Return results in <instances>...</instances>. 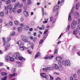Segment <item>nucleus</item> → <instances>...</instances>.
Here are the masks:
<instances>
[{"label": "nucleus", "mask_w": 80, "mask_h": 80, "mask_svg": "<svg viewBox=\"0 0 80 80\" xmlns=\"http://www.w3.org/2000/svg\"><path fill=\"white\" fill-rule=\"evenodd\" d=\"M80 6V3L79 2H78L77 3L76 5V10H78L79 9V7Z\"/></svg>", "instance_id": "nucleus-10"}, {"label": "nucleus", "mask_w": 80, "mask_h": 80, "mask_svg": "<svg viewBox=\"0 0 80 80\" xmlns=\"http://www.w3.org/2000/svg\"><path fill=\"white\" fill-rule=\"evenodd\" d=\"M70 80H73V77H72V76L70 77Z\"/></svg>", "instance_id": "nucleus-60"}, {"label": "nucleus", "mask_w": 80, "mask_h": 80, "mask_svg": "<svg viewBox=\"0 0 80 80\" xmlns=\"http://www.w3.org/2000/svg\"><path fill=\"white\" fill-rule=\"evenodd\" d=\"M21 38L23 42H28V38L26 36L24 35H22L21 36Z\"/></svg>", "instance_id": "nucleus-4"}, {"label": "nucleus", "mask_w": 80, "mask_h": 80, "mask_svg": "<svg viewBox=\"0 0 80 80\" xmlns=\"http://www.w3.org/2000/svg\"><path fill=\"white\" fill-rule=\"evenodd\" d=\"M43 70L44 72H47V70H48V69L47 68H44L43 69Z\"/></svg>", "instance_id": "nucleus-44"}, {"label": "nucleus", "mask_w": 80, "mask_h": 80, "mask_svg": "<svg viewBox=\"0 0 80 80\" xmlns=\"http://www.w3.org/2000/svg\"><path fill=\"white\" fill-rule=\"evenodd\" d=\"M9 60L10 61H11L12 62H13V61L14 60V59H13V58L11 57H10Z\"/></svg>", "instance_id": "nucleus-39"}, {"label": "nucleus", "mask_w": 80, "mask_h": 80, "mask_svg": "<svg viewBox=\"0 0 80 80\" xmlns=\"http://www.w3.org/2000/svg\"><path fill=\"white\" fill-rule=\"evenodd\" d=\"M17 73H14L12 74H10L9 76V78H11L12 77H13V76H17Z\"/></svg>", "instance_id": "nucleus-14"}, {"label": "nucleus", "mask_w": 80, "mask_h": 80, "mask_svg": "<svg viewBox=\"0 0 80 80\" xmlns=\"http://www.w3.org/2000/svg\"><path fill=\"white\" fill-rule=\"evenodd\" d=\"M53 19V16H52L50 17V22H52Z\"/></svg>", "instance_id": "nucleus-36"}, {"label": "nucleus", "mask_w": 80, "mask_h": 80, "mask_svg": "<svg viewBox=\"0 0 80 80\" xmlns=\"http://www.w3.org/2000/svg\"><path fill=\"white\" fill-rule=\"evenodd\" d=\"M12 12H13V9H12V8L11 9H10V10H9L10 13H12Z\"/></svg>", "instance_id": "nucleus-54"}, {"label": "nucleus", "mask_w": 80, "mask_h": 80, "mask_svg": "<svg viewBox=\"0 0 80 80\" xmlns=\"http://www.w3.org/2000/svg\"><path fill=\"white\" fill-rule=\"evenodd\" d=\"M24 19V18H23V17H21V18L20 20L21 21V22H23V20Z\"/></svg>", "instance_id": "nucleus-43"}, {"label": "nucleus", "mask_w": 80, "mask_h": 80, "mask_svg": "<svg viewBox=\"0 0 80 80\" xmlns=\"http://www.w3.org/2000/svg\"><path fill=\"white\" fill-rule=\"evenodd\" d=\"M58 69L59 70H60V71H62V70H63V66H60L59 67Z\"/></svg>", "instance_id": "nucleus-23"}, {"label": "nucleus", "mask_w": 80, "mask_h": 80, "mask_svg": "<svg viewBox=\"0 0 80 80\" xmlns=\"http://www.w3.org/2000/svg\"><path fill=\"white\" fill-rule=\"evenodd\" d=\"M7 78V76H6L3 77V78L1 79V80H6Z\"/></svg>", "instance_id": "nucleus-33"}, {"label": "nucleus", "mask_w": 80, "mask_h": 80, "mask_svg": "<svg viewBox=\"0 0 80 80\" xmlns=\"http://www.w3.org/2000/svg\"><path fill=\"white\" fill-rule=\"evenodd\" d=\"M39 56H40V52H38L35 56V58H36L38 57Z\"/></svg>", "instance_id": "nucleus-19"}, {"label": "nucleus", "mask_w": 80, "mask_h": 80, "mask_svg": "<svg viewBox=\"0 0 80 80\" xmlns=\"http://www.w3.org/2000/svg\"><path fill=\"white\" fill-rule=\"evenodd\" d=\"M71 65V63H70V62L68 60H66L64 64V66H70Z\"/></svg>", "instance_id": "nucleus-5"}, {"label": "nucleus", "mask_w": 80, "mask_h": 80, "mask_svg": "<svg viewBox=\"0 0 80 80\" xmlns=\"http://www.w3.org/2000/svg\"><path fill=\"white\" fill-rule=\"evenodd\" d=\"M10 56L8 55H6L5 56V58L6 60V62H7L8 61V60L10 59Z\"/></svg>", "instance_id": "nucleus-13"}, {"label": "nucleus", "mask_w": 80, "mask_h": 80, "mask_svg": "<svg viewBox=\"0 0 80 80\" xmlns=\"http://www.w3.org/2000/svg\"><path fill=\"white\" fill-rule=\"evenodd\" d=\"M48 29H46L44 32V35H45L46 34V35H45L46 37H47V36H48V34L47 33L48 32Z\"/></svg>", "instance_id": "nucleus-17"}, {"label": "nucleus", "mask_w": 80, "mask_h": 80, "mask_svg": "<svg viewBox=\"0 0 80 80\" xmlns=\"http://www.w3.org/2000/svg\"><path fill=\"white\" fill-rule=\"evenodd\" d=\"M4 14L3 12H0V15H1V17H3V16Z\"/></svg>", "instance_id": "nucleus-47"}, {"label": "nucleus", "mask_w": 80, "mask_h": 80, "mask_svg": "<svg viewBox=\"0 0 80 80\" xmlns=\"http://www.w3.org/2000/svg\"><path fill=\"white\" fill-rule=\"evenodd\" d=\"M24 15L25 17H27L29 15V14H28V12L26 10H24Z\"/></svg>", "instance_id": "nucleus-12"}, {"label": "nucleus", "mask_w": 80, "mask_h": 80, "mask_svg": "<svg viewBox=\"0 0 80 80\" xmlns=\"http://www.w3.org/2000/svg\"><path fill=\"white\" fill-rule=\"evenodd\" d=\"M44 78H45L47 80V79L48 78V76L47 75H45Z\"/></svg>", "instance_id": "nucleus-50"}, {"label": "nucleus", "mask_w": 80, "mask_h": 80, "mask_svg": "<svg viewBox=\"0 0 80 80\" xmlns=\"http://www.w3.org/2000/svg\"><path fill=\"white\" fill-rule=\"evenodd\" d=\"M12 7H13V5L12 4L9 5L8 6H6L5 7V9H7L8 10H10L12 8Z\"/></svg>", "instance_id": "nucleus-9"}, {"label": "nucleus", "mask_w": 80, "mask_h": 80, "mask_svg": "<svg viewBox=\"0 0 80 80\" xmlns=\"http://www.w3.org/2000/svg\"><path fill=\"white\" fill-rule=\"evenodd\" d=\"M76 22L75 21H74L72 22V26H71V28L72 29H73V28H75V27L76 26Z\"/></svg>", "instance_id": "nucleus-6"}, {"label": "nucleus", "mask_w": 80, "mask_h": 80, "mask_svg": "<svg viewBox=\"0 0 80 80\" xmlns=\"http://www.w3.org/2000/svg\"><path fill=\"white\" fill-rule=\"evenodd\" d=\"M13 22L11 21H9V25L11 26H12L13 25Z\"/></svg>", "instance_id": "nucleus-41"}, {"label": "nucleus", "mask_w": 80, "mask_h": 80, "mask_svg": "<svg viewBox=\"0 0 80 80\" xmlns=\"http://www.w3.org/2000/svg\"><path fill=\"white\" fill-rule=\"evenodd\" d=\"M19 49L21 51H23L24 50V49H26L27 48H28V49L29 48H30L31 47L28 48H25V47H24V46H20L19 47Z\"/></svg>", "instance_id": "nucleus-7"}, {"label": "nucleus", "mask_w": 80, "mask_h": 80, "mask_svg": "<svg viewBox=\"0 0 80 80\" xmlns=\"http://www.w3.org/2000/svg\"><path fill=\"white\" fill-rule=\"evenodd\" d=\"M59 7V6H58V5L55 6L53 10V12H56L58 10Z\"/></svg>", "instance_id": "nucleus-8"}, {"label": "nucleus", "mask_w": 80, "mask_h": 80, "mask_svg": "<svg viewBox=\"0 0 80 80\" xmlns=\"http://www.w3.org/2000/svg\"><path fill=\"white\" fill-rule=\"evenodd\" d=\"M11 2V1L10 0H8L7 1H6V4L7 5H8V4H10Z\"/></svg>", "instance_id": "nucleus-38"}, {"label": "nucleus", "mask_w": 80, "mask_h": 80, "mask_svg": "<svg viewBox=\"0 0 80 80\" xmlns=\"http://www.w3.org/2000/svg\"><path fill=\"white\" fill-rule=\"evenodd\" d=\"M22 29H23V28L22 27H19L18 28V32H21L22 31Z\"/></svg>", "instance_id": "nucleus-18"}, {"label": "nucleus", "mask_w": 80, "mask_h": 80, "mask_svg": "<svg viewBox=\"0 0 80 80\" xmlns=\"http://www.w3.org/2000/svg\"><path fill=\"white\" fill-rule=\"evenodd\" d=\"M73 35H77V32H76V30H74L73 32Z\"/></svg>", "instance_id": "nucleus-48"}, {"label": "nucleus", "mask_w": 80, "mask_h": 80, "mask_svg": "<svg viewBox=\"0 0 80 80\" xmlns=\"http://www.w3.org/2000/svg\"><path fill=\"white\" fill-rule=\"evenodd\" d=\"M3 53V52L2 51V50H0V54H2Z\"/></svg>", "instance_id": "nucleus-58"}, {"label": "nucleus", "mask_w": 80, "mask_h": 80, "mask_svg": "<svg viewBox=\"0 0 80 80\" xmlns=\"http://www.w3.org/2000/svg\"><path fill=\"white\" fill-rule=\"evenodd\" d=\"M46 75V73H41V77H45V76Z\"/></svg>", "instance_id": "nucleus-28"}, {"label": "nucleus", "mask_w": 80, "mask_h": 80, "mask_svg": "<svg viewBox=\"0 0 80 80\" xmlns=\"http://www.w3.org/2000/svg\"><path fill=\"white\" fill-rule=\"evenodd\" d=\"M73 77L74 78H77V74H74L73 75Z\"/></svg>", "instance_id": "nucleus-37"}, {"label": "nucleus", "mask_w": 80, "mask_h": 80, "mask_svg": "<svg viewBox=\"0 0 80 80\" xmlns=\"http://www.w3.org/2000/svg\"><path fill=\"white\" fill-rule=\"evenodd\" d=\"M56 80H62V79L60 78H56Z\"/></svg>", "instance_id": "nucleus-57"}, {"label": "nucleus", "mask_w": 80, "mask_h": 80, "mask_svg": "<svg viewBox=\"0 0 80 80\" xmlns=\"http://www.w3.org/2000/svg\"><path fill=\"white\" fill-rule=\"evenodd\" d=\"M50 77V79L51 80H53V77L51 76H50V75H49Z\"/></svg>", "instance_id": "nucleus-53"}, {"label": "nucleus", "mask_w": 80, "mask_h": 80, "mask_svg": "<svg viewBox=\"0 0 80 80\" xmlns=\"http://www.w3.org/2000/svg\"><path fill=\"white\" fill-rule=\"evenodd\" d=\"M17 44H18L19 46H20V45H22V42L21 41H19L17 42Z\"/></svg>", "instance_id": "nucleus-22"}, {"label": "nucleus", "mask_w": 80, "mask_h": 80, "mask_svg": "<svg viewBox=\"0 0 80 80\" xmlns=\"http://www.w3.org/2000/svg\"><path fill=\"white\" fill-rule=\"evenodd\" d=\"M77 73L78 74H79V73H80V70H78L77 71Z\"/></svg>", "instance_id": "nucleus-64"}, {"label": "nucleus", "mask_w": 80, "mask_h": 80, "mask_svg": "<svg viewBox=\"0 0 80 80\" xmlns=\"http://www.w3.org/2000/svg\"><path fill=\"white\" fill-rule=\"evenodd\" d=\"M57 53H58V50H57V49H56L54 51V53L57 54Z\"/></svg>", "instance_id": "nucleus-46"}, {"label": "nucleus", "mask_w": 80, "mask_h": 80, "mask_svg": "<svg viewBox=\"0 0 80 80\" xmlns=\"http://www.w3.org/2000/svg\"><path fill=\"white\" fill-rule=\"evenodd\" d=\"M76 23L77 25H79L80 23V19L78 18L76 22Z\"/></svg>", "instance_id": "nucleus-20"}, {"label": "nucleus", "mask_w": 80, "mask_h": 80, "mask_svg": "<svg viewBox=\"0 0 80 80\" xmlns=\"http://www.w3.org/2000/svg\"><path fill=\"white\" fill-rule=\"evenodd\" d=\"M1 75H2L3 76H5L7 75V73L6 72H2L1 73Z\"/></svg>", "instance_id": "nucleus-31"}, {"label": "nucleus", "mask_w": 80, "mask_h": 80, "mask_svg": "<svg viewBox=\"0 0 80 80\" xmlns=\"http://www.w3.org/2000/svg\"><path fill=\"white\" fill-rule=\"evenodd\" d=\"M70 25H68L66 28V32H68L69 31V30H70Z\"/></svg>", "instance_id": "nucleus-21"}, {"label": "nucleus", "mask_w": 80, "mask_h": 80, "mask_svg": "<svg viewBox=\"0 0 80 80\" xmlns=\"http://www.w3.org/2000/svg\"><path fill=\"white\" fill-rule=\"evenodd\" d=\"M14 23L15 25H20V22L17 21H15L14 22Z\"/></svg>", "instance_id": "nucleus-25"}, {"label": "nucleus", "mask_w": 80, "mask_h": 80, "mask_svg": "<svg viewBox=\"0 0 80 80\" xmlns=\"http://www.w3.org/2000/svg\"><path fill=\"white\" fill-rule=\"evenodd\" d=\"M18 58L20 60L22 61L23 60H25L26 59L25 58H23L22 57L20 56V53L19 52H17L16 53H14L12 56V58L14 59H16L17 58Z\"/></svg>", "instance_id": "nucleus-2"}, {"label": "nucleus", "mask_w": 80, "mask_h": 80, "mask_svg": "<svg viewBox=\"0 0 80 80\" xmlns=\"http://www.w3.org/2000/svg\"><path fill=\"white\" fill-rule=\"evenodd\" d=\"M28 52L29 53V54H32V52L31 51H30V50H28Z\"/></svg>", "instance_id": "nucleus-52"}, {"label": "nucleus", "mask_w": 80, "mask_h": 80, "mask_svg": "<svg viewBox=\"0 0 80 80\" xmlns=\"http://www.w3.org/2000/svg\"><path fill=\"white\" fill-rule=\"evenodd\" d=\"M56 60L57 61H60L62 60V57H58L56 58Z\"/></svg>", "instance_id": "nucleus-16"}, {"label": "nucleus", "mask_w": 80, "mask_h": 80, "mask_svg": "<svg viewBox=\"0 0 80 80\" xmlns=\"http://www.w3.org/2000/svg\"><path fill=\"white\" fill-rule=\"evenodd\" d=\"M58 65L56 64H55V69H58Z\"/></svg>", "instance_id": "nucleus-32"}, {"label": "nucleus", "mask_w": 80, "mask_h": 80, "mask_svg": "<svg viewBox=\"0 0 80 80\" xmlns=\"http://www.w3.org/2000/svg\"><path fill=\"white\" fill-rule=\"evenodd\" d=\"M3 42V44L4 46H7V41L5 40V38H2Z\"/></svg>", "instance_id": "nucleus-11"}, {"label": "nucleus", "mask_w": 80, "mask_h": 80, "mask_svg": "<svg viewBox=\"0 0 80 80\" xmlns=\"http://www.w3.org/2000/svg\"><path fill=\"white\" fill-rule=\"evenodd\" d=\"M75 8V6H73L71 12H70L68 14L69 17L68 18V20L69 21L71 20H72V17H71V15H72H72H74V17L75 18H78V17H80V14L79 13L77 12H76L74 13L73 12V10Z\"/></svg>", "instance_id": "nucleus-1"}, {"label": "nucleus", "mask_w": 80, "mask_h": 80, "mask_svg": "<svg viewBox=\"0 0 80 80\" xmlns=\"http://www.w3.org/2000/svg\"><path fill=\"white\" fill-rule=\"evenodd\" d=\"M29 31H30L31 32H32V31H33V28H31L29 29Z\"/></svg>", "instance_id": "nucleus-62"}, {"label": "nucleus", "mask_w": 80, "mask_h": 80, "mask_svg": "<svg viewBox=\"0 0 80 80\" xmlns=\"http://www.w3.org/2000/svg\"><path fill=\"white\" fill-rule=\"evenodd\" d=\"M22 12V9H19V10H18L17 12L18 13H20L21 12Z\"/></svg>", "instance_id": "nucleus-45"}, {"label": "nucleus", "mask_w": 80, "mask_h": 80, "mask_svg": "<svg viewBox=\"0 0 80 80\" xmlns=\"http://www.w3.org/2000/svg\"><path fill=\"white\" fill-rule=\"evenodd\" d=\"M62 33H61V34H60L59 37H58V38L59 39V38H60L61 37H62Z\"/></svg>", "instance_id": "nucleus-59"}, {"label": "nucleus", "mask_w": 80, "mask_h": 80, "mask_svg": "<svg viewBox=\"0 0 80 80\" xmlns=\"http://www.w3.org/2000/svg\"><path fill=\"white\" fill-rule=\"evenodd\" d=\"M43 42H44V40L43 39L41 40L39 42V44H42L43 43Z\"/></svg>", "instance_id": "nucleus-26"}, {"label": "nucleus", "mask_w": 80, "mask_h": 80, "mask_svg": "<svg viewBox=\"0 0 80 80\" xmlns=\"http://www.w3.org/2000/svg\"><path fill=\"white\" fill-rule=\"evenodd\" d=\"M17 63H18V64H19V65H18V67H21V62H17Z\"/></svg>", "instance_id": "nucleus-42"}, {"label": "nucleus", "mask_w": 80, "mask_h": 80, "mask_svg": "<svg viewBox=\"0 0 80 80\" xmlns=\"http://www.w3.org/2000/svg\"><path fill=\"white\" fill-rule=\"evenodd\" d=\"M63 62V61L59 62L58 63L59 66H60V67H62V66Z\"/></svg>", "instance_id": "nucleus-15"}, {"label": "nucleus", "mask_w": 80, "mask_h": 80, "mask_svg": "<svg viewBox=\"0 0 80 80\" xmlns=\"http://www.w3.org/2000/svg\"><path fill=\"white\" fill-rule=\"evenodd\" d=\"M33 35H34V37H35V36H37V33L36 32H34Z\"/></svg>", "instance_id": "nucleus-63"}, {"label": "nucleus", "mask_w": 80, "mask_h": 80, "mask_svg": "<svg viewBox=\"0 0 80 80\" xmlns=\"http://www.w3.org/2000/svg\"><path fill=\"white\" fill-rule=\"evenodd\" d=\"M20 26L23 27L24 30H29V28H30V27H29V25H25L23 23L20 24Z\"/></svg>", "instance_id": "nucleus-3"}, {"label": "nucleus", "mask_w": 80, "mask_h": 80, "mask_svg": "<svg viewBox=\"0 0 80 80\" xmlns=\"http://www.w3.org/2000/svg\"><path fill=\"white\" fill-rule=\"evenodd\" d=\"M17 8L14 7V8L12 9L13 12H14V13H15V12H17Z\"/></svg>", "instance_id": "nucleus-29"}, {"label": "nucleus", "mask_w": 80, "mask_h": 80, "mask_svg": "<svg viewBox=\"0 0 80 80\" xmlns=\"http://www.w3.org/2000/svg\"><path fill=\"white\" fill-rule=\"evenodd\" d=\"M28 5H30V4H31V3H32V1L29 0L28 1Z\"/></svg>", "instance_id": "nucleus-40"}, {"label": "nucleus", "mask_w": 80, "mask_h": 80, "mask_svg": "<svg viewBox=\"0 0 80 80\" xmlns=\"http://www.w3.org/2000/svg\"><path fill=\"white\" fill-rule=\"evenodd\" d=\"M23 7V3H21L19 5L18 8H22Z\"/></svg>", "instance_id": "nucleus-34"}, {"label": "nucleus", "mask_w": 80, "mask_h": 80, "mask_svg": "<svg viewBox=\"0 0 80 80\" xmlns=\"http://www.w3.org/2000/svg\"><path fill=\"white\" fill-rule=\"evenodd\" d=\"M15 34V32H11L10 33V35L11 36L12 35H14Z\"/></svg>", "instance_id": "nucleus-35"}, {"label": "nucleus", "mask_w": 80, "mask_h": 80, "mask_svg": "<svg viewBox=\"0 0 80 80\" xmlns=\"http://www.w3.org/2000/svg\"><path fill=\"white\" fill-rule=\"evenodd\" d=\"M8 9H6V10H5V14H6V15H8Z\"/></svg>", "instance_id": "nucleus-30"}, {"label": "nucleus", "mask_w": 80, "mask_h": 80, "mask_svg": "<svg viewBox=\"0 0 80 80\" xmlns=\"http://www.w3.org/2000/svg\"><path fill=\"white\" fill-rule=\"evenodd\" d=\"M54 74H56V75H60V73L59 72H54Z\"/></svg>", "instance_id": "nucleus-49"}, {"label": "nucleus", "mask_w": 80, "mask_h": 80, "mask_svg": "<svg viewBox=\"0 0 80 80\" xmlns=\"http://www.w3.org/2000/svg\"><path fill=\"white\" fill-rule=\"evenodd\" d=\"M31 24L32 25H35V22L33 21H32L31 22Z\"/></svg>", "instance_id": "nucleus-51"}, {"label": "nucleus", "mask_w": 80, "mask_h": 80, "mask_svg": "<svg viewBox=\"0 0 80 80\" xmlns=\"http://www.w3.org/2000/svg\"><path fill=\"white\" fill-rule=\"evenodd\" d=\"M48 22V21H46L43 22V23H47Z\"/></svg>", "instance_id": "nucleus-61"}, {"label": "nucleus", "mask_w": 80, "mask_h": 80, "mask_svg": "<svg viewBox=\"0 0 80 80\" xmlns=\"http://www.w3.org/2000/svg\"><path fill=\"white\" fill-rule=\"evenodd\" d=\"M53 68H54V67L53 66H52L50 68H48V70H52Z\"/></svg>", "instance_id": "nucleus-27"}, {"label": "nucleus", "mask_w": 80, "mask_h": 80, "mask_svg": "<svg viewBox=\"0 0 80 80\" xmlns=\"http://www.w3.org/2000/svg\"><path fill=\"white\" fill-rule=\"evenodd\" d=\"M7 45L8 47H10V44H9V43H8V42L7 43Z\"/></svg>", "instance_id": "nucleus-56"}, {"label": "nucleus", "mask_w": 80, "mask_h": 80, "mask_svg": "<svg viewBox=\"0 0 80 80\" xmlns=\"http://www.w3.org/2000/svg\"><path fill=\"white\" fill-rule=\"evenodd\" d=\"M7 41H10V40H11V38H10V37L9 38H7Z\"/></svg>", "instance_id": "nucleus-55"}, {"label": "nucleus", "mask_w": 80, "mask_h": 80, "mask_svg": "<svg viewBox=\"0 0 80 80\" xmlns=\"http://www.w3.org/2000/svg\"><path fill=\"white\" fill-rule=\"evenodd\" d=\"M19 5H20V3L18 2H17L16 3V5H15L14 7H16V8H17V7H18V6H19Z\"/></svg>", "instance_id": "nucleus-24"}]
</instances>
